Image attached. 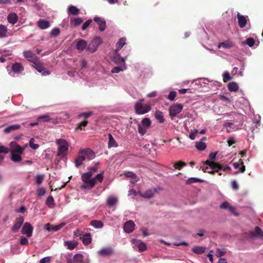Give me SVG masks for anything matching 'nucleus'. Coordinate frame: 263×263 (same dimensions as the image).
Here are the masks:
<instances>
[{
    "label": "nucleus",
    "instance_id": "nucleus-4",
    "mask_svg": "<svg viewBox=\"0 0 263 263\" xmlns=\"http://www.w3.org/2000/svg\"><path fill=\"white\" fill-rule=\"evenodd\" d=\"M91 174L90 173H84L81 176V179L83 183L81 185L82 189L90 190L94 186V179L91 178Z\"/></svg>",
    "mask_w": 263,
    "mask_h": 263
},
{
    "label": "nucleus",
    "instance_id": "nucleus-49",
    "mask_svg": "<svg viewBox=\"0 0 263 263\" xmlns=\"http://www.w3.org/2000/svg\"><path fill=\"white\" fill-rule=\"evenodd\" d=\"M142 125L144 127L148 128L151 124V122L148 118H144L142 120Z\"/></svg>",
    "mask_w": 263,
    "mask_h": 263
},
{
    "label": "nucleus",
    "instance_id": "nucleus-42",
    "mask_svg": "<svg viewBox=\"0 0 263 263\" xmlns=\"http://www.w3.org/2000/svg\"><path fill=\"white\" fill-rule=\"evenodd\" d=\"M7 27L4 25H0V38L6 37L7 32Z\"/></svg>",
    "mask_w": 263,
    "mask_h": 263
},
{
    "label": "nucleus",
    "instance_id": "nucleus-11",
    "mask_svg": "<svg viewBox=\"0 0 263 263\" xmlns=\"http://www.w3.org/2000/svg\"><path fill=\"white\" fill-rule=\"evenodd\" d=\"M131 242L134 245V248H137L139 252H143L147 249L146 244L141 240L133 239Z\"/></svg>",
    "mask_w": 263,
    "mask_h": 263
},
{
    "label": "nucleus",
    "instance_id": "nucleus-24",
    "mask_svg": "<svg viewBox=\"0 0 263 263\" xmlns=\"http://www.w3.org/2000/svg\"><path fill=\"white\" fill-rule=\"evenodd\" d=\"M37 25L40 28L42 29H46L49 27L50 23L48 21L43 19H40L37 22Z\"/></svg>",
    "mask_w": 263,
    "mask_h": 263
},
{
    "label": "nucleus",
    "instance_id": "nucleus-41",
    "mask_svg": "<svg viewBox=\"0 0 263 263\" xmlns=\"http://www.w3.org/2000/svg\"><path fill=\"white\" fill-rule=\"evenodd\" d=\"M20 153H11V159L14 162H18L22 160L21 155Z\"/></svg>",
    "mask_w": 263,
    "mask_h": 263
},
{
    "label": "nucleus",
    "instance_id": "nucleus-39",
    "mask_svg": "<svg viewBox=\"0 0 263 263\" xmlns=\"http://www.w3.org/2000/svg\"><path fill=\"white\" fill-rule=\"evenodd\" d=\"M117 198L115 196H110L107 199V204L110 206H113L117 202Z\"/></svg>",
    "mask_w": 263,
    "mask_h": 263
},
{
    "label": "nucleus",
    "instance_id": "nucleus-3",
    "mask_svg": "<svg viewBox=\"0 0 263 263\" xmlns=\"http://www.w3.org/2000/svg\"><path fill=\"white\" fill-rule=\"evenodd\" d=\"M8 74L12 77H18L24 71V67L20 63H13L7 67Z\"/></svg>",
    "mask_w": 263,
    "mask_h": 263
},
{
    "label": "nucleus",
    "instance_id": "nucleus-27",
    "mask_svg": "<svg viewBox=\"0 0 263 263\" xmlns=\"http://www.w3.org/2000/svg\"><path fill=\"white\" fill-rule=\"evenodd\" d=\"M87 42L84 40H80L77 43L76 48L78 50H83L87 47Z\"/></svg>",
    "mask_w": 263,
    "mask_h": 263
},
{
    "label": "nucleus",
    "instance_id": "nucleus-25",
    "mask_svg": "<svg viewBox=\"0 0 263 263\" xmlns=\"http://www.w3.org/2000/svg\"><path fill=\"white\" fill-rule=\"evenodd\" d=\"M233 46L234 44L230 40H227L223 42L220 43L218 44V48H224L225 49H230L233 47Z\"/></svg>",
    "mask_w": 263,
    "mask_h": 263
},
{
    "label": "nucleus",
    "instance_id": "nucleus-13",
    "mask_svg": "<svg viewBox=\"0 0 263 263\" xmlns=\"http://www.w3.org/2000/svg\"><path fill=\"white\" fill-rule=\"evenodd\" d=\"M24 221V218L23 216H20L16 218L11 231L14 233H17L23 224Z\"/></svg>",
    "mask_w": 263,
    "mask_h": 263
},
{
    "label": "nucleus",
    "instance_id": "nucleus-6",
    "mask_svg": "<svg viewBox=\"0 0 263 263\" xmlns=\"http://www.w3.org/2000/svg\"><path fill=\"white\" fill-rule=\"evenodd\" d=\"M101 43V40L99 37H95L89 44L87 50L91 53L95 52Z\"/></svg>",
    "mask_w": 263,
    "mask_h": 263
},
{
    "label": "nucleus",
    "instance_id": "nucleus-9",
    "mask_svg": "<svg viewBox=\"0 0 263 263\" xmlns=\"http://www.w3.org/2000/svg\"><path fill=\"white\" fill-rule=\"evenodd\" d=\"M114 253V249L110 246L103 248L97 252L99 256L102 257L113 255Z\"/></svg>",
    "mask_w": 263,
    "mask_h": 263
},
{
    "label": "nucleus",
    "instance_id": "nucleus-50",
    "mask_svg": "<svg viewBox=\"0 0 263 263\" xmlns=\"http://www.w3.org/2000/svg\"><path fill=\"white\" fill-rule=\"evenodd\" d=\"M71 22L74 27H76L80 25L83 22V20L80 17L74 18L71 20Z\"/></svg>",
    "mask_w": 263,
    "mask_h": 263
},
{
    "label": "nucleus",
    "instance_id": "nucleus-30",
    "mask_svg": "<svg viewBox=\"0 0 263 263\" xmlns=\"http://www.w3.org/2000/svg\"><path fill=\"white\" fill-rule=\"evenodd\" d=\"M81 238L85 245H88L91 242V236L89 233L85 234Z\"/></svg>",
    "mask_w": 263,
    "mask_h": 263
},
{
    "label": "nucleus",
    "instance_id": "nucleus-8",
    "mask_svg": "<svg viewBox=\"0 0 263 263\" xmlns=\"http://www.w3.org/2000/svg\"><path fill=\"white\" fill-rule=\"evenodd\" d=\"M33 227L29 222H25L22 229V233L25 235L27 237H31L32 236Z\"/></svg>",
    "mask_w": 263,
    "mask_h": 263
},
{
    "label": "nucleus",
    "instance_id": "nucleus-53",
    "mask_svg": "<svg viewBox=\"0 0 263 263\" xmlns=\"http://www.w3.org/2000/svg\"><path fill=\"white\" fill-rule=\"evenodd\" d=\"M35 139L33 138H31L29 141V146L33 149H36L39 147V145L37 144H34V142Z\"/></svg>",
    "mask_w": 263,
    "mask_h": 263
},
{
    "label": "nucleus",
    "instance_id": "nucleus-48",
    "mask_svg": "<svg viewBox=\"0 0 263 263\" xmlns=\"http://www.w3.org/2000/svg\"><path fill=\"white\" fill-rule=\"evenodd\" d=\"M243 44L247 45L250 47H252L255 44V41L253 38L249 37L243 42Z\"/></svg>",
    "mask_w": 263,
    "mask_h": 263
},
{
    "label": "nucleus",
    "instance_id": "nucleus-60",
    "mask_svg": "<svg viewBox=\"0 0 263 263\" xmlns=\"http://www.w3.org/2000/svg\"><path fill=\"white\" fill-rule=\"evenodd\" d=\"M223 79L224 82H227L231 79V77L230 75V73L228 71H225L223 73Z\"/></svg>",
    "mask_w": 263,
    "mask_h": 263
},
{
    "label": "nucleus",
    "instance_id": "nucleus-54",
    "mask_svg": "<svg viewBox=\"0 0 263 263\" xmlns=\"http://www.w3.org/2000/svg\"><path fill=\"white\" fill-rule=\"evenodd\" d=\"M202 180L200 179H199V178H197L196 177H191V178H189L186 180V183L188 184H191L192 183L199 182H202Z\"/></svg>",
    "mask_w": 263,
    "mask_h": 263
},
{
    "label": "nucleus",
    "instance_id": "nucleus-36",
    "mask_svg": "<svg viewBox=\"0 0 263 263\" xmlns=\"http://www.w3.org/2000/svg\"><path fill=\"white\" fill-rule=\"evenodd\" d=\"M68 12L73 15H77L80 13V10L76 6L70 5L68 7Z\"/></svg>",
    "mask_w": 263,
    "mask_h": 263
},
{
    "label": "nucleus",
    "instance_id": "nucleus-19",
    "mask_svg": "<svg viewBox=\"0 0 263 263\" xmlns=\"http://www.w3.org/2000/svg\"><path fill=\"white\" fill-rule=\"evenodd\" d=\"M10 146L11 148L10 153L23 154V152L24 150V148L20 146L15 142H11L10 143Z\"/></svg>",
    "mask_w": 263,
    "mask_h": 263
},
{
    "label": "nucleus",
    "instance_id": "nucleus-31",
    "mask_svg": "<svg viewBox=\"0 0 263 263\" xmlns=\"http://www.w3.org/2000/svg\"><path fill=\"white\" fill-rule=\"evenodd\" d=\"M85 160V157L84 155L80 154V152H79V155L77 158L76 159L74 163L75 165L77 167H79L83 163V162Z\"/></svg>",
    "mask_w": 263,
    "mask_h": 263
},
{
    "label": "nucleus",
    "instance_id": "nucleus-1",
    "mask_svg": "<svg viewBox=\"0 0 263 263\" xmlns=\"http://www.w3.org/2000/svg\"><path fill=\"white\" fill-rule=\"evenodd\" d=\"M205 164L207 166H201L202 170L204 172H207L211 174H213L215 172H217L218 173L219 175H224L222 173V171L226 172V173H230L231 171V168L229 165H226L223 166L218 163L211 161L209 160H207L205 162Z\"/></svg>",
    "mask_w": 263,
    "mask_h": 263
},
{
    "label": "nucleus",
    "instance_id": "nucleus-52",
    "mask_svg": "<svg viewBox=\"0 0 263 263\" xmlns=\"http://www.w3.org/2000/svg\"><path fill=\"white\" fill-rule=\"evenodd\" d=\"M60 33V30L58 27H55L52 29L50 33V36H57Z\"/></svg>",
    "mask_w": 263,
    "mask_h": 263
},
{
    "label": "nucleus",
    "instance_id": "nucleus-14",
    "mask_svg": "<svg viewBox=\"0 0 263 263\" xmlns=\"http://www.w3.org/2000/svg\"><path fill=\"white\" fill-rule=\"evenodd\" d=\"M93 20L99 26V29L101 31H103L106 27V21L103 17L95 16Z\"/></svg>",
    "mask_w": 263,
    "mask_h": 263
},
{
    "label": "nucleus",
    "instance_id": "nucleus-7",
    "mask_svg": "<svg viewBox=\"0 0 263 263\" xmlns=\"http://www.w3.org/2000/svg\"><path fill=\"white\" fill-rule=\"evenodd\" d=\"M183 106L181 104H175L172 105L169 108L170 116L172 117H175L179 114L182 110Z\"/></svg>",
    "mask_w": 263,
    "mask_h": 263
},
{
    "label": "nucleus",
    "instance_id": "nucleus-28",
    "mask_svg": "<svg viewBox=\"0 0 263 263\" xmlns=\"http://www.w3.org/2000/svg\"><path fill=\"white\" fill-rule=\"evenodd\" d=\"M7 20L9 23L14 24L17 22L18 17L16 13H10L8 15Z\"/></svg>",
    "mask_w": 263,
    "mask_h": 263
},
{
    "label": "nucleus",
    "instance_id": "nucleus-33",
    "mask_svg": "<svg viewBox=\"0 0 263 263\" xmlns=\"http://www.w3.org/2000/svg\"><path fill=\"white\" fill-rule=\"evenodd\" d=\"M126 44V38L121 37L116 43V50L115 52H118L119 50L121 49V48L123 47L124 45Z\"/></svg>",
    "mask_w": 263,
    "mask_h": 263
},
{
    "label": "nucleus",
    "instance_id": "nucleus-10",
    "mask_svg": "<svg viewBox=\"0 0 263 263\" xmlns=\"http://www.w3.org/2000/svg\"><path fill=\"white\" fill-rule=\"evenodd\" d=\"M23 56L28 61L33 63H36L39 62V58H37L32 52L30 50H26L23 52Z\"/></svg>",
    "mask_w": 263,
    "mask_h": 263
},
{
    "label": "nucleus",
    "instance_id": "nucleus-62",
    "mask_svg": "<svg viewBox=\"0 0 263 263\" xmlns=\"http://www.w3.org/2000/svg\"><path fill=\"white\" fill-rule=\"evenodd\" d=\"M43 180V175H39L35 177V182L37 184H40Z\"/></svg>",
    "mask_w": 263,
    "mask_h": 263
},
{
    "label": "nucleus",
    "instance_id": "nucleus-18",
    "mask_svg": "<svg viewBox=\"0 0 263 263\" xmlns=\"http://www.w3.org/2000/svg\"><path fill=\"white\" fill-rule=\"evenodd\" d=\"M237 17L239 27L241 28H244L246 26L248 21V16L241 15L239 12H238Z\"/></svg>",
    "mask_w": 263,
    "mask_h": 263
},
{
    "label": "nucleus",
    "instance_id": "nucleus-22",
    "mask_svg": "<svg viewBox=\"0 0 263 263\" xmlns=\"http://www.w3.org/2000/svg\"><path fill=\"white\" fill-rule=\"evenodd\" d=\"M250 236L252 237H263V231L258 226L256 227L254 230L250 232Z\"/></svg>",
    "mask_w": 263,
    "mask_h": 263
},
{
    "label": "nucleus",
    "instance_id": "nucleus-16",
    "mask_svg": "<svg viewBox=\"0 0 263 263\" xmlns=\"http://www.w3.org/2000/svg\"><path fill=\"white\" fill-rule=\"evenodd\" d=\"M212 82H213L212 81H211L209 79L204 78H199L196 80H193L192 81V83H195V85L200 86L201 87H205L206 85Z\"/></svg>",
    "mask_w": 263,
    "mask_h": 263
},
{
    "label": "nucleus",
    "instance_id": "nucleus-38",
    "mask_svg": "<svg viewBox=\"0 0 263 263\" xmlns=\"http://www.w3.org/2000/svg\"><path fill=\"white\" fill-rule=\"evenodd\" d=\"M193 252L197 254H201L204 253L205 251V248L201 246H196L192 248Z\"/></svg>",
    "mask_w": 263,
    "mask_h": 263
},
{
    "label": "nucleus",
    "instance_id": "nucleus-21",
    "mask_svg": "<svg viewBox=\"0 0 263 263\" xmlns=\"http://www.w3.org/2000/svg\"><path fill=\"white\" fill-rule=\"evenodd\" d=\"M220 208L221 209L227 210L230 213L234 214L235 215H237V213L235 211V208L230 205V203L227 201L222 202L220 205Z\"/></svg>",
    "mask_w": 263,
    "mask_h": 263
},
{
    "label": "nucleus",
    "instance_id": "nucleus-45",
    "mask_svg": "<svg viewBox=\"0 0 263 263\" xmlns=\"http://www.w3.org/2000/svg\"><path fill=\"white\" fill-rule=\"evenodd\" d=\"M196 148L199 151H203L206 148V144L204 142L199 141L195 143Z\"/></svg>",
    "mask_w": 263,
    "mask_h": 263
},
{
    "label": "nucleus",
    "instance_id": "nucleus-17",
    "mask_svg": "<svg viewBox=\"0 0 263 263\" xmlns=\"http://www.w3.org/2000/svg\"><path fill=\"white\" fill-rule=\"evenodd\" d=\"M73 261L78 263H90V259L88 257L84 258L81 254H76L73 258Z\"/></svg>",
    "mask_w": 263,
    "mask_h": 263
},
{
    "label": "nucleus",
    "instance_id": "nucleus-59",
    "mask_svg": "<svg viewBox=\"0 0 263 263\" xmlns=\"http://www.w3.org/2000/svg\"><path fill=\"white\" fill-rule=\"evenodd\" d=\"M65 225V223L62 222L58 225L53 226V227L52 229V231H54V232L58 231L60 230L61 229H62Z\"/></svg>",
    "mask_w": 263,
    "mask_h": 263
},
{
    "label": "nucleus",
    "instance_id": "nucleus-44",
    "mask_svg": "<svg viewBox=\"0 0 263 263\" xmlns=\"http://www.w3.org/2000/svg\"><path fill=\"white\" fill-rule=\"evenodd\" d=\"M91 225L97 229H100L103 227V223L100 220H92L91 221Z\"/></svg>",
    "mask_w": 263,
    "mask_h": 263
},
{
    "label": "nucleus",
    "instance_id": "nucleus-61",
    "mask_svg": "<svg viewBox=\"0 0 263 263\" xmlns=\"http://www.w3.org/2000/svg\"><path fill=\"white\" fill-rule=\"evenodd\" d=\"M46 193V190L44 188L41 187L37 190V197H42L44 196Z\"/></svg>",
    "mask_w": 263,
    "mask_h": 263
},
{
    "label": "nucleus",
    "instance_id": "nucleus-29",
    "mask_svg": "<svg viewBox=\"0 0 263 263\" xmlns=\"http://www.w3.org/2000/svg\"><path fill=\"white\" fill-rule=\"evenodd\" d=\"M118 146V144L116 140L113 138L112 135L111 134H108V147L109 148L111 147H117Z\"/></svg>",
    "mask_w": 263,
    "mask_h": 263
},
{
    "label": "nucleus",
    "instance_id": "nucleus-56",
    "mask_svg": "<svg viewBox=\"0 0 263 263\" xmlns=\"http://www.w3.org/2000/svg\"><path fill=\"white\" fill-rule=\"evenodd\" d=\"M125 174L126 176L133 179L135 181L137 182L138 181V177L135 173L128 172L126 173Z\"/></svg>",
    "mask_w": 263,
    "mask_h": 263
},
{
    "label": "nucleus",
    "instance_id": "nucleus-2",
    "mask_svg": "<svg viewBox=\"0 0 263 263\" xmlns=\"http://www.w3.org/2000/svg\"><path fill=\"white\" fill-rule=\"evenodd\" d=\"M55 143L58 146L57 156L64 158L67 154L69 146L68 142L64 139H58L55 140Z\"/></svg>",
    "mask_w": 263,
    "mask_h": 263
},
{
    "label": "nucleus",
    "instance_id": "nucleus-5",
    "mask_svg": "<svg viewBox=\"0 0 263 263\" xmlns=\"http://www.w3.org/2000/svg\"><path fill=\"white\" fill-rule=\"evenodd\" d=\"M144 99L138 101L135 105V112L137 115H143L149 112L152 108L149 104H143Z\"/></svg>",
    "mask_w": 263,
    "mask_h": 263
},
{
    "label": "nucleus",
    "instance_id": "nucleus-51",
    "mask_svg": "<svg viewBox=\"0 0 263 263\" xmlns=\"http://www.w3.org/2000/svg\"><path fill=\"white\" fill-rule=\"evenodd\" d=\"M147 128L144 127V126H142L140 124H138V130L139 134L141 136H143L146 132Z\"/></svg>",
    "mask_w": 263,
    "mask_h": 263
},
{
    "label": "nucleus",
    "instance_id": "nucleus-47",
    "mask_svg": "<svg viewBox=\"0 0 263 263\" xmlns=\"http://www.w3.org/2000/svg\"><path fill=\"white\" fill-rule=\"evenodd\" d=\"M46 204L50 208H53L54 205V199L52 196H49L46 200Z\"/></svg>",
    "mask_w": 263,
    "mask_h": 263
},
{
    "label": "nucleus",
    "instance_id": "nucleus-55",
    "mask_svg": "<svg viewBox=\"0 0 263 263\" xmlns=\"http://www.w3.org/2000/svg\"><path fill=\"white\" fill-rule=\"evenodd\" d=\"M33 67L39 72H42V70L44 68L42 64L40 63L39 61L38 62L33 64Z\"/></svg>",
    "mask_w": 263,
    "mask_h": 263
},
{
    "label": "nucleus",
    "instance_id": "nucleus-37",
    "mask_svg": "<svg viewBox=\"0 0 263 263\" xmlns=\"http://www.w3.org/2000/svg\"><path fill=\"white\" fill-rule=\"evenodd\" d=\"M228 88L229 91L235 92L238 89V85L235 82H230L228 85Z\"/></svg>",
    "mask_w": 263,
    "mask_h": 263
},
{
    "label": "nucleus",
    "instance_id": "nucleus-26",
    "mask_svg": "<svg viewBox=\"0 0 263 263\" xmlns=\"http://www.w3.org/2000/svg\"><path fill=\"white\" fill-rule=\"evenodd\" d=\"M119 66L115 67L112 68L111 72L112 73H118L121 71H124L127 68L126 64H123L122 65H119Z\"/></svg>",
    "mask_w": 263,
    "mask_h": 263
},
{
    "label": "nucleus",
    "instance_id": "nucleus-58",
    "mask_svg": "<svg viewBox=\"0 0 263 263\" xmlns=\"http://www.w3.org/2000/svg\"><path fill=\"white\" fill-rule=\"evenodd\" d=\"M185 165H186V163L183 161L177 162L174 164L175 167L179 170H181V168Z\"/></svg>",
    "mask_w": 263,
    "mask_h": 263
},
{
    "label": "nucleus",
    "instance_id": "nucleus-20",
    "mask_svg": "<svg viewBox=\"0 0 263 263\" xmlns=\"http://www.w3.org/2000/svg\"><path fill=\"white\" fill-rule=\"evenodd\" d=\"M135 224L132 220L126 221L124 225V231L127 233H132L135 229Z\"/></svg>",
    "mask_w": 263,
    "mask_h": 263
},
{
    "label": "nucleus",
    "instance_id": "nucleus-15",
    "mask_svg": "<svg viewBox=\"0 0 263 263\" xmlns=\"http://www.w3.org/2000/svg\"><path fill=\"white\" fill-rule=\"evenodd\" d=\"M127 56L122 57L118 52H116L115 55L112 58V61L117 65L125 64Z\"/></svg>",
    "mask_w": 263,
    "mask_h": 263
},
{
    "label": "nucleus",
    "instance_id": "nucleus-63",
    "mask_svg": "<svg viewBox=\"0 0 263 263\" xmlns=\"http://www.w3.org/2000/svg\"><path fill=\"white\" fill-rule=\"evenodd\" d=\"M261 117L259 115H254L253 117V121L256 124L259 125Z\"/></svg>",
    "mask_w": 263,
    "mask_h": 263
},
{
    "label": "nucleus",
    "instance_id": "nucleus-40",
    "mask_svg": "<svg viewBox=\"0 0 263 263\" xmlns=\"http://www.w3.org/2000/svg\"><path fill=\"white\" fill-rule=\"evenodd\" d=\"M20 127L21 126L19 124L11 125L6 127L4 129V132L6 133H10L11 131L18 129L20 128Z\"/></svg>",
    "mask_w": 263,
    "mask_h": 263
},
{
    "label": "nucleus",
    "instance_id": "nucleus-34",
    "mask_svg": "<svg viewBox=\"0 0 263 263\" xmlns=\"http://www.w3.org/2000/svg\"><path fill=\"white\" fill-rule=\"evenodd\" d=\"M155 118L160 123H162L164 122V115L162 111L160 110H156L155 114Z\"/></svg>",
    "mask_w": 263,
    "mask_h": 263
},
{
    "label": "nucleus",
    "instance_id": "nucleus-43",
    "mask_svg": "<svg viewBox=\"0 0 263 263\" xmlns=\"http://www.w3.org/2000/svg\"><path fill=\"white\" fill-rule=\"evenodd\" d=\"M51 120L50 116L48 114L43 115L37 117V120L38 121H42L43 122H47Z\"/></svg>",
    "mask_w": 263,
    "mask_h": 263
},
{
    "label": "nucleus",
    "instance_id": "nucleus-12",
    "mask_svg": "<svg viewBox=\"0 0 263 263\" xmlns=\"http://www.w3.org/2000/svg\"><path fill=\"white\" fill-rule=\"evenodd\" d=\"M80 154L84 155L85 159H87L88 160H92L95 157V153L88 148L80 149Z\"/></svg>",
    "mask_w": 263,
    "mask_h": 263
},
{
    "label": "nucleus",
    "instance_id": "nucleus-32",
    "mask_svg": "<svg viewBox=\"0 0 263 263\" xmlns=\"http://www.w3.org/2000/svg\"><path fill=\"white\" fill-rule=\"evenodd\" d=\"M64 245L67 247L69 250L74 249L78 245V242L74 240L73 241H65L64 242Z\"/></svg>",
    "mask_w": 263,
    "mask_h": 263
},
{
    "label": "nucleus",
    "instance_id": "nucleus-23",
    "mask_svg": "<svg viewBox=\"0 0 263 263\" xmlns=\"http://www.w3.org/2000/svg\"><path fill=\"white\" fill-rule=\"evenodd\" d=\"M156 192V190L154 188L147 190L143 193H140V195L144 198L149 199L152 198Z\"/></svg>",
    "mask_w": 263,
    "mask_h": 263
},
{
    "label": "nucleus",
    "instance_id": "nucleus-57",
    "mask_svg": "<svg viewBox=\"0 0 263 263\" xmlns=\"http://www.w3.org/2000/svg\"><path fill=\"white\" fill-rule=\"evenodd\" d=\"M176 92L175 91H171L170 92L167 98L168 100L170 101H173L174 100L176 96Z\"/></svg>",
    "mask_w": 263,
    "mask_h": 263
},
{
    "label": "nucleus",
    "instance_id": "nucleus-35",
    "mask_svg": "<svg viewBox=\"0 0 263 263\" xmlns=\"http://www.w3.org/2000/svg\"><path fill=\"white\" fill-rule=\"evenodd\" d=\"M223 126L226 128L227 133H229L235 130V126L233 123L225 122Z\"/></svg>",
    "mask_w": 263,
    "mask_h": 263
},
{
    "label": "nucleus",
    "instance_id": "nucleus-46",
    "mask_svg": "<svg viewBox=\"0 0 263 263\" xmlns=\"http://www.w3.org/2000/svg\"><path fill=\"white\" fill-rule=\"evenodd\" d=\"M103 172L97 174L96 176L93 178L94 179V186L97 183V181L101 182L103 179Z\"/></svg>",
    "mask_w": 263,
    "mask_h": 263
},
{
    "label": "nucleus",
    "instance_id": "nucleus-64",
    "mask_svg": "<svg viewBox=\"0 0 263 263\" xmlns=\"http://www.w3.org/2000/svg\"><path fill=\"white\" fill-rule=\"evenodd\" d=\"M50 260V257L47 256L42 258L40 261V263H49Z\"/></svg>",
    "mask_w": 263,
    "mask_h": 263
}]
</instances>
